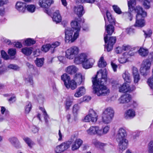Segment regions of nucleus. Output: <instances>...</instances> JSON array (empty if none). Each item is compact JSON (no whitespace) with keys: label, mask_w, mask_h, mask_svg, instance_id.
<instances>
[{"label":"nucleus","mask_w":153,"mask_h":153,"mask_svg":"<svg viewBox=\"0 0 153 153\" xmlns=\"http://www.w3.org/2000/svg\"><path fill=\"white\" fill-rule=\"evenodd\" d=\"M108 71L106 69L100 70L97 73V75L92 78L94 92L98 96H105L108 95L110 90L103 84L107 81Z\"/></svg>","instance_id":"1"},{"label":"nucleus","mask_w":153,"mask_h":153,"mask_svg":"<svg viewBox=\"0 0 153 153\" xmlns=\"http://www.w3.org/2000/svg\"><path fill=\"white\" fill-rule=\"evenodd\" d=\"M72 28L67 27L65 29V41L66 42L71 43L74 42L79 37L81 26L79 20L76 19L71 23Z\"/></svg>","instance_id":"2"},{"label":"nucleus","mask_w":153,"mask_h":153,"mask_svg":"<svg viewBox=\"0 0 153 153\" xmlns=\"http://www.w3.org/2000/svg\"><path fill=\"white\" fill-rule=\"evenodd\" d=\"M106 32L104 34V40L105 42V51L109 52L113 49V46L116 41V38L114 36H109L112 35L114 31V27L109 25H105Z\"/></svg>","instance_id":"3"},{"label":"nucleus","mask_w":153,"mask_h":153,"mask_svg":"<svg viewBox=\"0 0 153 153\" xmlns=\"http://www.w3.org/2000/svg\"><path fill=\"white\" fill-rule=\"evenodd\" d=\"M135 11L137 14L134 26L135 27H143L145 25V21L144 18L147 16L146 12L143 10L142 7L139 6L136 7L135 9Z\"/></svg>","instance_id":"4"},{"label":"nucleus","mask_w":153,"mask_h":153,"mask_svg":"<svg viewBox=\"0 0 153 153\" xmlns=\"http://www.w3.org/2000/svg\"><path fill=\"white\" fill-rule=\"evenodd\" d=\"M114 110L111 107H108L105 109L102 114V121L105 124L110 123L114 116Z\"/></svg>","instance_id":"5"},{"label":"nucleus","mask_w":153,"mask_h":153,"mask_svg":"<svg viewBox=\"0 0 153 153\" xmlns=\"http://www.w3.org/2000/svg\"><path fill=\"white\" fill-rule=\"evenodd\" d=\"M79 51V49L78 47L73 46L67 50L65 56L69 59H74L78 56Z\"/></svg>","instance_id":"6"},{"label":"nucleus","mask_w":153,"mask_h":153,"mask_svg":"<svg viewBox=\"0 0 153 153\" xmlns=\"http://www.w3.org/2000/svg\"><path fill=\"white\" fill-rule=\"evenodd\" d=\"M98 116L96 113L93 110H89L88 114L86 115L84 119V121L86 122H96L97 120Z\"/></svg>","instance_id":"7"},{"label":"nucleus","mask_w":153,"mask_h":153,"mask_svg":"<svg viewBox=\"0 0 153 153\" xmlns=\"http://www.w3.org/2000/svg\"><path fill=\"white\" fill-rule=\"evenodd\" d=\"M116 85V88L115 85H113L112 86L114 88L119 87V91L120 92H130L133 90V89L130 87L128 84L126 83H123L122 85H120V86H119V84L117 83Z\"/></svg>","instance_id":"8"},{"label":"nucleus","mask_w":153,"mask_h":153,"mask_svg":"<svg viewBox=\"0 0 153 153\" xmlns=\"http://www.w3.org/2000/svg\"><path fill=\"white\" fill-rule=\"evenodd\" d=\"M71 144L70 141L63 143L60 145L56 146L55 148V151L56 153L64 152L69 147Z\"/></svg>","instance_id":"9"},{"label":"nucleus","mask_w":153,"mask_h":153,"mask_svg":"<svg viewBox=\"0 0 153 153\" xmlns=\"http://www.w3.org/2000/svg\"><path fill=\"white\" fill-rule=\"evenodd\" d=\"M100 127L98 126H91L87 129L86 132L89 135H97L100 136Z\"/></svg>","instance_id":"10"},{"label":"nucleus","mask_w":153,"mask_h":153,"mask_svg":"<svg viewBox=\"0 0 153 153\" xmlns=\"http://www.w3.org/2000/svg\"><path fill=\"white\" fill-rule=\"evenodd\" d=\"M88 58V55L85 53H82L78 55L77 57L74 60V62L76 64H82Z\"/></svg>","instance_id":"11"},{"label":"nucleus","mask_w":153,"mask_h":153,"mask_svg":"<svg viewBox=\"0 0 153 153\" xmlns=\"http://www.w3.org/2000/svg\"><path fill=\"white\" fill-rule=\"evenodd\" d=\"M117 140L119 142L118 150L120 152L122 153L127 148L128 144V141L126 139Z\"/></svg>","instance_id":"12"},{"label":"nucleus","mask_w":153,"mask_h":153,"mask_svg":"<svg viewBox=\"0 0 153 153\" xmlns=\"http://www.w3.org/2000/svg\"><path fill=\"white\" fill-rule=\"evenodd\" d=\"M127 135L126 128L121 127L119 129L116 135V138L117 140H120L126 139L125 137Z\"/></svg>","instance_id":"13"},{"label":"nucleus","mask_w":153,"mask_h":153,"mask_svg":"<svg viewBox=\"0 0 153 153\" xmlns=\"http://www.w3.org/2000/svg\"><path fill=\"white\" fill-rule=\"evenodd\" d=\"M54 2V0H39L38 4L41 7L47 9Z\"/></svg>","instance_id":"14"},{"label":"nucleus","mask_w":153,"mask_h":153,"mask_svg":"<svg viewBox=\"0 0 153 153\" xmlns=\"http://www.w3.org/2000/svg\"><path fill=\"white\" fill-rule=\"evenodd\" d=\"M74 11L75 13L79 17L82 16L85 13L84 8L83 6L81 5H78L75 6L74 8Z\"/></svg>","instance_id":"15"},{"label":"nucleus","mask_w":153,"mask_h":153,"mask_svg":"<svg viewBox=\"0 0 153 153\" xmlns=\"http://www.w3.org/2000/svg\"><path fill=\"white\" fill-rule=\"evenodd\" d=\"M73 80H74L77 85H80L81 84H84L85 78L80 73H78L74 75Z\"/></svg>","instance_id":"16"},{"label":"nucleus","mask_w":153,"mask_h":153,"mask_svg":"<svg viewBox=\"0 0 153 153\" xmlns=\"http://www.w3.org/2000/svg\"><path fill=\"white\" fill-rule=\"evenodd\" d=\"M8 0H0V7L8 3ZM5 14V9L3 7L0 8V16H2V18L0 20L1 22H3L5 21V19L3 16Z\"/></svg>","instance_id":"17"},{"label":"nucleus","mask_w":153,"mask_h":153,"mask_svg":"<svg viewBox=\"0 0 153 153\" xmlns=\"http://www.w3.org/2000/svg\"><path fill=\"white\" fill-rule=\"evenodd\" d=\"M86 92V89L84 86H80L76 89L74 96L76 97H79L84 95Z\"/></svg>","instance_id":"18"},{"label":"nucleus","mask_w":153,"mask_h":153,"mask_svg":"<svg viewBox=\"0 0 153 153\" xmlns=\"http://www.w3.org/2000/svg\"><path fill=\"white\" fill-rule=\"evenodd\" d=\"M95 62L94 59L92 58H88V59L82 64L83 68L88 69L92 68Z\"/></svg>","instance_id":"19"},{"label":"nucleus","mask_w":153,"mask_h":153,"mask_svg":"<svg viewBox=\"0 0 153 153\" xmlns=\"http://www.w3.org/2000/svg\"><path fill=\"white\" fill-rule=\"evenodd\" d=\"M132 75L134 83H137L140 79V77L137 69L134 67L132 68Z\"/></svg>","instance_id":"20"},{"label":"nucleus","mask_w":153,"mask_h":153,"mask_svg":"<svg viewBox=\"0 0 153 153\" xmlns=\"http://www.w3.org/2000/svg\"><path fill=\"white\" fill-rule=\"evenodd\" d=\"M136 115L135 110L133 109H129L126 110L124 114V118L126 119L133 118Z\"/></svg>","instance_id":"21"},{"label":"nucleus","mask_w":153,"mask_h":153,"mask_svg":"<svg viewBox=\"0 0 153 153\" xmlns=\"http://www.w3.org/2000/svg\"><path fill=\"white\" fill-rule=\"evenodd\" d=\"M131 100V97L128 94H126L122 96L118 99L120 103L123 104L129 102Z\"/></svg>","instance_id":"22"},{"label":"nucleus","mask_w":153,"mask_h":153,"mask_svg":"<svg viewBox=\"0 0 153 153\" xmlns=\"http://www.w3.org/2000/svg\"><path fill=\"white\" fill-rule=\"evenodd\" d=\"M26 6L25 3L19 1L16 2L15 8L19 12L24 13L26 10Z\"/></svg>","instance_id":"23"},{"label":"nucleus","mask_w":153,"mask_h":153,"mask_svg":"<svg viewBox=\"0 0 153 153\" xmlns=\"http://www.w3.org/2000/svg\"><path fill=\"white\" fill-rule=\"evenodd\" d=\"M66 72L70 74H74L76 73L79 70L78 68L75 65L69 66L65 69Z\"/></svg>","instance_id":"24"},{"label":"nucleus","mask_w":153,"mask_h":153,"mask_svg":"<svg viewBox=\"0 0 153 153\" xmlns=\"http://www.w3.org/2000/svg\"><path fill=\"white\" fill-rule=\"evenodd\" d=\"M83 143L82 140L80 139H77L72 143L71 146V149L75 151L79 149Z\"/></svg>","instance_id":"25"},{"label":"nucleus","mask_w":153,"mask_h":153,"mask_svg":"<svg viewBox=\"0 0 153 153\" xmlns=\"http://www.w3.org/2000/svg\"><path fill=\"white\" fill-rule=\"evenodd\" d=\"M53 21L56 23L60 22L62 21V17L59 10L56 11L53 13L52 17Z\"/></svg>","instance_id":"26"},{"label":"nucleus","mask_w":153,"mask_h":153,"mask_svg":"<svg viewBox=\"0 0 153 153\" xmlns=\"http://www.w3.org/2000/svg\"><path fill=\"white\" fill-rule=\"evenodd\" d=\"M137 52L141 57H145L148 56L149 51L148 49L141 47L138 50Z\"/></svg>","instance_id":"27"},{"label":"nucleus","mask_w":153,"mask_h":153,"mask_svg":"<svg viewBox=\"0 0 153 153\" xmlns=\"http://www.w3.org/2000/svg\"><path fill=\"white\" fill-rule=\"evenodd\" d=\"M77 85L74 80L72 79L70 80L68 83L66 84L65 86L67 88H70L72 90H74L76 88Z\"/></svg>","instance_id":"28"},{"label":"nucleus","mask_w":153,"mask_h":153,"mask_svg":"<svg viewBox=\"0 0 153 153\" xmlns=\"http://www.w3.org/2000/svg\"><path fill=\"white\" fill-rule=\"evenodd\" d=\"M122 76L125 82L128 83H130L131 82L130 74L127 71H125L123 72Z\"/></svg>","instance_id":"29"},{"label":"nucleus","mask_w":153,"mask_h":153,"mask_svg":"<svg viewBox=\"0 0 153 153\" xmlns=\"http://www.w3.org/2000/svg\"><path fill=\"white\" fill-rule=\"evenodd\" d=\"M151 65V62L149 59H146L144 60L141 65V66L145 68L146 69L149 70Z\"/></svg>","instance_id":"30"},{"label":"nucleus","mask_w":153,"mask_h":153,"mask_svg":"<svg viewBox=\"0 0 153 153\" xmlns=\"http://www.w3.org/2000/svg\"><path fill=\"white\" fill-rule=\"evenodd\" d=\"M21 52L27 56H29L32 53V48L31 47H25L22 49Z\"/></svg>","instance_id":"31"},{"label":"nucleus","mask_w":153,"mask_h":153,"mask_svg":"<svg viewBox=\"0 0 153 153\" xmlns=\"http://www.w3.org/2000/svg\"><path fill=\"white\" fill-rule=\"evenodd\" d=\"M133 15L130 12H126L124 13L123 15V17L126 21H131L133 18Z\"/></svg>","instance_id":"32"},{"label":"nucleus","mask_w":153,"mask_h":153,"mask_svg":"<svg viewBox=\"0 0 153 153\" xmlns=\"http://www.w3.org/2000/svg\"><path fill=\"white\" fill-rule=\"evenodd\" d=\"M110 129V127L108 126H106L102 128L100 127V136L103 135L108 133Z\"/></svg>","instance_id":"33"},{"label":"nucleus","mask_w":153,"mask_h":153,"mask_svg":"<svg viewBox=\"0 0 153 153\" xmlns=\"http://www.w3.org/2000/svg\"><path fill=\"white\" fill-rule=\"evenodd\" d=\"M98 66L100 68H104L107 65L106 62L104 60L103 56H101L98 61Z\"/></svg>","instance_id":"34"},{"label":"nucleus","mask_w":153,"mask_h":153,"mask_svg":"<svg viewBox=\"0 0 153 153\" xmlns=\"http://www.w3.org/2000/svg\"><path fill=\"white\" fill-rule=\"evenodd\" d=\"M61 79L64 82V85H65L66 84L68 83L71 80L70 77L66 74H63L61 76Z\"/></svg>","instance_id":"35"},{"label":"nucleus","mask_w":153,"mask_h":153,"mask_svg":"<svg viewBox=\"0 0 153 153\" xmlns=\"http://www.w3.org/2000/svg\"><path fill=\"white\" fill-rule=\"evenodd\" d=\"M26 8L29 12L30 13H33L35 10L36 6L33 4H28L26 6Z\"/></svg>","instance_id":"36"},{"label":"nucleus","mask_w":153,"mask_h":153,"mask_svg":"<svg viewBox=\"0 0 153 153\" xmlns=\"http://www.w3.org/2000/svg\"><path fill=\"white\" fill-rule=\"evenodd\" d=\"M60 44V43L58 42H55L51 44H50L51 46V52L53 53L54 51V49L59 46Z\"/></svg>","instance_id":"37"},{"label":"nucleus","mask_w":153,"mask_h":153,"mask_svg":"<svg viewBox=\"0 0 153 153\" xmlns=\"http://www.w3.org/2000/svg\"><path fill=\"white\" fill-rule=\"evenodd\" d=\"M140 72L141 75L145 76H147L149 72V70L146 69L145 68L141 66Z\"/></svg>","instance_id":"38"},{"label":"nucleus","mask_w":153,"mask_h":153,"mask_svg":"<svg viewBox=\"0 0 153 153\" xmlns=\"http://www.w3.org/2000/svg\"><path fill=\"white\" fill-rule=\"evenodd\" d=\"M25 45L27 46H30L35 43V41L33 39L28 38L24 40Z\"/></svg>","instance_id":"39"},{"label":"nucleus","mask_w":153,"mask_h":153,"mask_svg":"<svg viewBox=\"0 0 153 153\" xmlns=\"http://www.w3.org/2000/svg\"><path fill=\"white\" fill-rule=\"evenodd\" d=\"M31 104L30 102H26L25 107V113H29L31 109Z\"/></svg>","instance_id":"40"},{"label":"nucleus","mask_w":153,"mask_h":153,"mask_svg":"<svg viewBox=\"0 0 153 153\" xmlns=\"http://www.w3.org/2000/svg\"><path fill=\"white\" fill-rule=\"evenodd\" d=\"M44 59L43 58L39 59L36 58L35 61V63L37 66L38 67H42L44 64Z\"/></svg>","instance_id":"41"},{"label":"nucleus","mask_w":153,"mask_h":153,"mask_svg":"<svg viewBox=\"0 0 153 153\" xmlns=\"http://www.w3.org/2000/svg\"><path fill=\"white\" fill-rule=\"evenodd\" d=\"M39 109L42 111L43 115L44 116V118L45 122L47 123L48 122V116L46 110L44 108L42 107H40Z\"/></svg>","instance_id":"42"},{"label":"nucleus","mask_w":153,"mask_h":153,"mask_svg":"<svg viewBox=\"0 0 153 153\" xmlns=\"http://www.w3.org/2000/svg\"><path fill=\"white\" fill-rule=\"evenodd\" d=\"M9 55L13 58H15V56L16 53V50L14 48H10L8 51Z\"/></svg>","instance_id":"43"},{"label":"nucleus","mask_w":153,"mask_h":153,"mask_svg":"<svg viewBox=\"0 0 153 153\" xmlns=\"http://www.w3.org/2000/svg\"><path fill=\"white\" fill-rule=\"evenodd\" d=\"M106 16L108 22L110 23H115L114 19L112 18L111 13L108 11H107L106 12Z\"/></svg>","instance_id":"44"},{"label":"nucleus","mask_w":153,"mask_h":153,"mask_svg":"<svg viewBox=\"0 0 153 153\" xmlns=\"http://www.w3.org/2000/svg\"><path fill=\"white\" fill-rule=\"evenodd\" d=\"M23 140L27 144L28 146L30 148H32V146L34 144L33 142L29 138L27 137L24 138Z\"/></svg>","instance_id":"45"},{"label":"nucleus","mask_w":153,"mask_h":153,"mask_svg":"<svg viewBox=\"0 0 153 153\" xmlns=\"http://www.w3.org/2000/svg\"><path fill=\"white\" fill-rule=\"evenodd\" d=\"M148 0H144L143 2V6L146 9H149L151 7L150 2Z\"/></svg>","instance_id":"46"},{"label":"nucleus","mask_w":153,"mask_h":153,"mask_svg":"<svg viewBox=\"0 0 153 153\" xmlns=\"http://www.w3.org/2000/svg\"><path fill=\"white\" fill-rule=\"evenodd\" d=\"M25 80L26 83H29L30 85H33V82L32 77L30 76H27L25 79Z\"/></svg>","instance_id":"47"},{"label":"nucleus","mask_w":153,"mask_h":153,"mask_svg":"<svg viewBox=\"0 0 153 153\" xmlns=\"http://www.w3.org/2000/svg\"><path fill=\"white\" fill-rule=\"evenodd\" d=\"M148 148L149 153H153V140H151L149 142Z\"/></svg>","instance_id":"48"},{"label":"nucleus","mask_w":153,"mask_h":153,"mask_svg":"<svg viewBox=\"0 0 153 153\" xmlns=\"http://www.w3.org/2000/svg\"><path fill=\"white\" fill-rule=\"evenodd\" d=\"M49 49L51 51V46L50 44L43 46L41 48L42 51L45 52H47Z\"/></svg>","instance_id":"49"},{"label":"nucleus","mask_w":153,"mask_h":153,"mask_svg":"<svg viewBox=\"0 0 153 153\" xmlns=\"http://www.w3.org/2000/svg\"><path fill=\"white\" fill-rule=\"evenodd\" d=\"M73 103V100L69 99H67L66 100L65 108L67 109H68L71 106Z\"/></svg>","instance_id":"50"},{"label":"nucleus","mask_w":153,"mask_h":153,"mask_svg":"<svg viewBox=\"0 0 153 153\" xmlns=\"http://www.w3.org/2000/svg\"><path fill=\"white\" fill-rule=\"evenodd\" d=\"M112 7L114 11L118 14H120L122 13L120 8L117 5H113Z\"/></svg>","instance_id":"51"},{"label":"nucleus","mask_w":153,"mask_h":153,"mask_svg":"<svg viewBox=\"0 0 153 153\" xmlns=\"http://www.w3.org/2000/svg\"><path fill=\"white\" fill-rule=\"evenodd\" d=\"M1 53L2 58L4 59L5 60H7L10 58L9 56L4 51H1Z\"/></svg>","instance_id":"52"},{"label":"nucleus","mask_w":153,"mask_h":153,"mask_svg":"<svg viewBox=\"0 0 153 153\" xmlns=\"http://www.w3.org/2000/svg\"><path fill=\"white\" fill-rule=\"evenodd\" d=\"M8 140L13 145H15L18 141L17 139L15 137H10L9 139Z\"/></svg>","instance_id":"53"},{"label":"nucleus","mask_w":153,"mask_h":153,"mask_svg":"<svg viewBox=\"0 0 153 153\" xmlns=\"http://www.w3.org/2000/svg\"><path fill=\"white\" fill-rule=\"evenodd\" d=\"M79 108V106L77 104H75L73 106V111L74 114H76L77 113Z\"/></svg>","instance_id":"54"},{"label":"nucleus","mask_w":153,"mask_h":153,"mask_svg":"<svg viewBox=\"0 0 153 153\" xmlns=\"http://www.w3.org/2000/svg\"><path fill=\"white\" fill-rule=\"evenodd\" d=\"M92 143L95 146L97 147H100V146H102V144L98 141L97 140L95 139L92 140Z\"/></svg>","instance_id":"55"},{"label":"nucleus","mask_w":153,"mask_h":153,"mask_svg":"<svg viewBox=\"0 0 153 153\" xmlns=\"http://www.w3.org/2000/svg\"><path fill=\"white\" fill-rule=\"evenodd\" d=\"M147 83L150 88L153 89V77L149 78L148 79Z\"/></svg>","instance_id":"56"},{"label":"nucleus","mask_w":153,"mask_h":153,"mask_svg":"<svg viewBox=\"0 0 153 153\" xmlns=\"http://www.w3.org/2000/svg\"><path fill=\"white\" fill-rule=\"evenodd\" d=\"M128 6L129 9L132 8V5L134 4L135 3V0H128Z\"/></svg>","instance_id":"57"},{"label":"nucleus","mask_w":153,"mask_h":153,"mask_svg":"<svg viewBox=\"0 0 153 153\" xmlns=\"http://www.w3.org/2000/svg\"><path fill=\"white\" fill-rule=\"evenodd\" d=\"M144 33V35L146 38L149 37L151 36L152 33V31L150 30H149L146 32L143 31Z\"/></svg>","instance_id":"58"},{"label":"nucleus","mask_w":153,"mask_h":153,"mask_svg":"<svg viewBox=\"0 0 153 153\" xmlns=\"http://www.w3.org/2000/svg\"><path fill=\"white\" fill-rule=\"evenodd\" d=\"M118 61L121 63H124L127 61V59L126 57H120L118 59Z\"/></svg>","instance_id":"59"},{"label":"nucleus","mask_w":153,"mask_h":153,"mask_svg":"<svg viewBox=\"0 0 153 153\" xmlns=\"http://www.w3.org/2000/svg\"><path fill=\"white\" fill-rule=\"evenodd\" d=\"M131 49V46L128 45H124L122 47V49L125 51L130 50Z\"/></svg>","instance_id":"60"},{"label":"nucleus","mask_w":153,"mask_h":153,"mask_svg":"<svg viewBox=\"0 0 153 153\" xmlns=\"http://www.w3.org/2000/svg\"><path fill=\"white\" fill-rule=\"evenodd\" d=\"M40 52V50L38 49L33 51V54L35 56H37L39 55Z\"/></svg>","instance_id":"61"},{"label":"nucleus","mask_w":153,"mask_h":153,"mask_svg":"<svg viewBox=\"0 0 153 153\" xmlns=\"http://www.w3.org/2000/svg\"><path fill=\"white\" fill-rule=\"evenodd\" d=\"M111 65L114 71V72H116L117 71V65L112 62H111Z\"/></svg>","instance_id":"62"},{"label":"nucleus","mask_w":153,"mask_h":153,"mask_svg":"<svg viewBox=\"0 0 153 153\" xmlns=\"http://www.w3.org/2000/svg\"><path fill=\"white\" fill-rule=\"evenodd\" d=\"M32 132L33 133H36L38 131V129L35 126H33L32 127Z\"/></svg>","instance_id":"63"},{"label":"nucleus","mask_w":153,"mask_h":153,"mask_svg":"<svg viewBox=\"0 0 153 153\" xmlns=\"http://www.w3.org/2000/svg\"><path fill=\"white\" fill-rule=\"evenodd\" d=\"M15 46L17 48H21L22 47V45L21 42H18L16 43Z\"/></svg>","instance_id":"64"}]
</instances>
